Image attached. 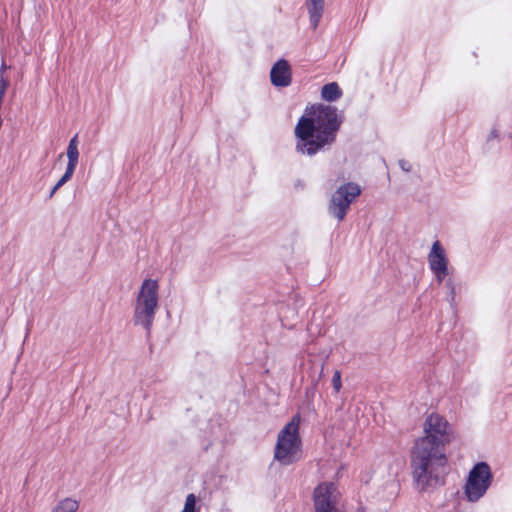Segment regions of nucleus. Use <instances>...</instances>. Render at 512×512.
I'll list each match as a JSON object with an SVG mask.
<instances>
[{
	"label": "nucleus",
	"instance_id": "1",
	"mask_svg": "<svg viewBox=\"0 0 512 512\" xmlns=\"http://www.w3.org/2000/svg\"><path fill=\"white\" fill-rule=\"evenodd\" d=\"M423 432L414 441L409 455L413 485L421 493L445 485L450 470L445 448L456 439L449 421L435 412L425 418Z\"/></svg>",
	"mask_w": 512,
	"mask_h": 512
},
{
	"label": "nucleus",
	"instance_id": "2",
	"mask_svg": "<svg viewBox=\"0 0 512 512\" xmlns=\"http://www.w3.org/2000/svg\"><path fill=\"white\" fill-rule=\"evenodd\" d=\"M300 424L301 416L296 413L277 435L273 459L282 466L292 465L302 458Z\"/></svg>",
	"mask_w": 512,
	"mask_h": 512
},
{
	"label": "nucleus",
	"instance_id": "3",
	"mask_svg": "<svg viewBox=\"0 0 512 512\" xmlns=\"http://www.w3.org/2000/svg\"><path fill=\"white\" fill-rule=\"evenodd\" d=\"M344 112L323 102L308 104L294 128H341Z\"/></svg>",
	"mask_w": 512,
	"mask_h": 512
},
{
	"label": "nucleus",
	"instance_id": "4",
	"mask_svg": "<svg viewBox=\"0 0 512 512\" xmlns=\"http://www.w3.org/2000/svg\"><path fill=\"white\" fill-rule=\"evenodd\" d=\"M159 283L156 279H144L138 295L137 305L134 311V322L140 324L148 332L158 308Z\"/></svg>",
	"mask_w": 512,
	"mask_h": 512
},
{
	"label": "nucleus",
	"instance_id": "5",
	"mask_svg": "<svg viewBox=\"0 0 512 512\" xmlns=\"http://www.w3.org/2000/svg\"><path fill=\"white\" fill-rule=\"evenodd\" d=\"M494 479L490 465L486 461L476 462L470 469L463 487L465 498L474 503L481 499Z\"/></svg>",
	"mask_w": 512,
	"mask_h": 512
},
{
	"label": "nucleus",
	"instance_id": "6",
	"mask_svg": "<svg viewBox=\"0 0 512 512\" xmlns=\"http://www.w3.org/2000/svg\"><path fill=\"white\" fill-rule=\"evenodd\" d=\"M361 193V186L356 182L350 181L340 185L330 198L328 204L329 215L336 218L338 222H342L350 211L351 205Z\"/></svg>",
	"mask_w": 512,
	"mask_h": 512
},
{
	"label": "nucleus",
	"instance_id": "7",
	"mask_svg": "<svg viewBox=\"0 0 512 512\" xmlns=\"http://www.w3.org/2000/svg\"><path fill=\"white\" fill-rule=\"evenodd\" d=\"M339 130H294L296 150L313 156L325 146L332 144Z\"/></svg>",
	"mask_w": 512,
	"mask_h": 512
},
{
	"label": "nucleus",
	"instance_id": "8",
	"mask_svg": "<svg viewBox=\"0 0 512 512\" xmlns=\"http://www.w3.org/2000/svg\"><path fill=\"white\" fill-rule=\"evenodd\" d=\"M337 485L333 481H322L312 493L315 512H339Z\"/></svg>",
	"mask_w": 512,
	"mask_h": 512
},
{
	"label": "nucleus",
	"instance_id": "9",
	"mask_svg": "<svg viewBox=\"0 0 512 512\" xmlns=\"http://www.w3.org/2000/svg\"><path fill=\"white\" fill-rule=\"evenodd\" d=\"M428 264L438 283H442L449 275V261L445 249L438 240L432 245L428 255Z\"/></svg>",
	"mask_w": 512,
	"mask_h": 512
},
{
	"label": "nucleus",
	"instance_id": "10",
	"mask_svg": "<svg viewBox=\"0 0 512 512\" xmlns=\"http://www.w3.org/2000/svg\"><path fill=\"white\" fill-rule=\"evenodd\" d=\"M270 82L278 89L286 88L292 83V69L285 58H279L270 69Z\"/></svg>",
	"mask_w": 512,
	"mask_h": 512
},
{
	"label": "nucleus",
	"instance_id": "11",
	"mask_svg": "<svg viewBox=\"0 0 512 512\" xmlns=\"http://www.w3.org/2000/svg\"><path fill=\"white\" fill-rule=\"evenodd\" d=\"M324 364H312L307 370L306 375L302 377V381L306 380L309 385L305 388V397L312 400L318 389L319 381L323 375Z\"/></svg>",
	"mask_w": 512,
	"mask_h": 512
},
{
	"label": "nucleus",
	"instance_id": "12",
	"mask_svg": "<svg viewBox=\"0 0 512 512\" xmlns=\"http://www.w3.org/2000/svg\"><path fill=\"white\" fill-rule=\"evenodd\" d=\"M324 0H306L310 26L315 30L319 26L324 11Z\"/></svg>",
	"mask_w": 512,
	"mask_h": 512
},
{
	"label": "nucleus",
	"instance_id": "13",
	"mask_svg": "<svg viewBox=\"0 0 512 512\" xmlns=\"http://www.w3.org/2000/svg\"><path fill=\"white\" fill-rule=\"evenodd\" d=\"M343 95L340 85L333 81L324 84L320 90V98L325 104H331L339 100Z\"/></svg>",
	"mask_w": 512,
	"mask_h": 512
},
{
	"label": "nucleus",
	"instance_id": "14",
	"mask_svg": "<svg viewBox=\"0 0 512 512\" xmlns=\"http://www.w3.org/2000/svg\"><path fill=\"white\" fill-rule=\"evenodd\" d=\"M201 502L200 499L194 494L189 493L186 496L184 507L181 512H200Z\"/></svg>",
	"mask_w": 512,
	"mask_h": 512
},
{
	"label": "nucleus",
	"instance_id": "15",
	"mask_svg": "<svg viewBox=\"0 0 512 512\" xmlns=\"http://www.w3.org/2000/svg\"><path fill=\"white\" fill-rule=\"evenodd\" d=\"M66 154L68 158L66 170L75 172L79 160L78 147L67 146Z\"/></svg>",
	"mask_w": 512,
	"mask_h": 512
},
{
	"label": "nucleus",
	"instance_id": "16",
	"mask_svg": "<svg viewBox=\"0 0 512 512\" xmlns=\"http://www.w3.org/2000/svg\"><path fill=\"white\" fill-rule=\"evenodd\" d=\"M78 507V501L72 498H65L64 500L60 501L55 508L56 511L60 512H76Z\"/></svg>",
	"mask_w": 512,
	"mask_h": 512
},
{
	"label": "nucleus",
	"instance_id": "17",
	"mask_svg": "<svg viewBox=\"0 0 512 512\" xmlns=\"http://www.w3.org/2000/svg\"><path fill=\"white\" fill-rule=\"evenodd\" d=\"M74 175V172H71V171H68L65 169V172L64 174L60 177V179L56 182V184L52 187V189L50 190L49 192V195L47 197V199H51L54 194L64 185L66 184L68 181L71 180V178L73 177Z\"/></svg>",
	"mask_w": 512,
	"mask_h": 512
},
{
	"label": "nucleus",
	"instance_id": "18",
	"mask_svg": "<svg viewBox=\"0 0 512 512\" xmlns=\"http://www.w3.org/2000/svg\"><path fill=\"white\" fill-rule=\"evenodd\" d=\"M445 286L448 289L447 301L450 303V305L452 307H454L455 306V296H456V285L454 283V280L451 277H449L445 281Z\"/></svg>",
	"mask_w": 512,
	"mask_h": 512
},
{
	"label": "nucleus",
	"instance_id": "19",
	"mask_svg": "<svg viewBox=\"0 0 512 512\" xmlns=\"http://www.w3.org/2000/svg\"><path fill=\"white\" fill-rule=\"evenodd\" d=\"M332 387L336 393H339L342 388V378H341V372L339 370H336L332 376Z\"/></svg>",
	"mask_w": 512,
	"mask_h": 512
},
{
	"label": "nucleus",
	"instance_id": "20",
	"mask_svg": "<svg viewBox=\"0 0 512 512\" xmlns=\"http://www.w3.org/2000/svg\"><path fill=\"white\" fill-rule=\"evenodd\" d=\"M10 86V80L3 75H0V100H4L6 92Z\"/></svg>",
	"mask_w": 512,
	"mask_h": 512
},
{
	"label": "nucleus",
	"instance_id": "21",
	"mask_svg": "<svg viewBox=\"0 0 512 512\" xmlns=\"http://www.w3.org/2000/svg\"><path fill=\"white\" fill-rule=\"evenodd\" d=\"M498 131L499 130H490L489 134L486 137V146H485V148L490 149L491 142H493L494 140H497L499 138Z\"/></svg>",
	"mask_w": 512,
	"mask_h": 512
},
{
	"label": "nucleus",
	"instance_id": "22",
	"mask_svg": "<svg viewBox=\"0 0 512 512\" xmlns=\"http://www.w3.org/2000/svg\"><path fill=\"white\" fill-rule=\"evenodd\" d=\"M398 164H399V167L404 171V172H410L411 169H412V165L410 164V162H408L407 160H404V159H400L398 161Z\"/></svg>",
	"mask_w": 512,
	"mask_h": 512
},
{
	"label": "nucleus",
	"instance_id": "23",
	"mask_svg": "<svg viewBox=\"0 0 512 512\" xmlns=\"http://www.w3.org/2000/svg\"><path fill=\"white\" fill-rule=\"evenodd\" d=\"M79 145V139H78V133H76L70 140H69V143H68V146H71V147H78Z\"/></svg>",
	"mask_w": 512,
	"mask_h": 512
},
{
	"label": "nucleus",
	"instance_id": "24",
	"mask_svg": "<svg viewBox=\"0 0 512 512\" xmlns=\"http://www.w3.org/2000/svg\"><path fill=\"white\" fill-rule=\"evenodd\" d=\"M10 68H11V66L6 63L5 59H2V62L0 65V75H3V73Z\"/></svg>",
	"mask_w": 512,
	"mask_h": 512
}]
</instances>
